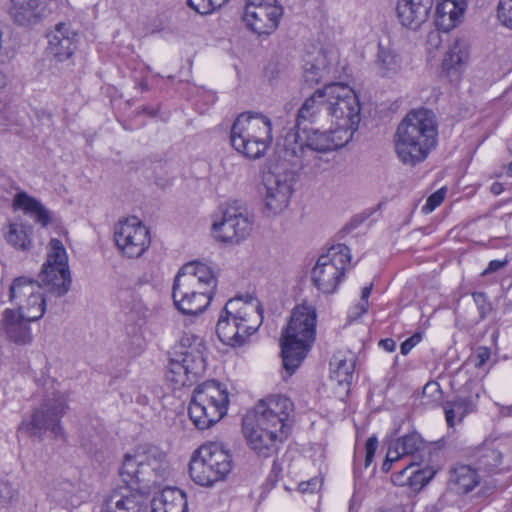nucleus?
<instances>
[{"mask_svg": "<svg viewBox=\"0 0 512 512\" xmlns=\"http://www.w3.org/2000/svg\"><path fill=\"white\" fill-rule=\"evenodd\" d=\"M119 474L126 483L107 493L99 512H147L148 494L170 475L166 453L155 445L126 454Z\"/></svg>", "mask_w": 512, "mask_h": 512, "instance_id": "obj_1", "label": "nucleus"}, {"mask_svg": "<svg viewBox=\"0 0 512 512\" xmlns=\"http://www.w3.org/2000/svg\"><path fill=\"white\" fill-rule=\"evenodd\" d=\"M39 279L40 283L27 277H18L10 285L9 300L17 305L16 312L28 321L39 320L45 312L46 298L42 290L51 296L62 297L70 289L68 256L60 240H50L47 260L42 266Z\"/></svg>", "mask_w": 512, "mask_h": 512, "instance_id": "obj_2", "label": "nucleus"}, {"mask_svg": "<svg viewBox=\"0 0 512 512\" xmlns=\"http://www.w3.org/2000/svg\"><path fill=\"white\" fill-rule=\"evenodd\" d=\"M293 403L282 395H272L261 400L253 415L243 420V432L250 447L263 457L270 456L277 449V443L283 442L288 435L286 423Z\"/></svg>", "mask_w": 512, "mask_h": 512, "instance_id": "obj_3", "label": "nucleus"}, {"mask_svg": "<svg viewBox=\"0 0 512 512\" xmlns=\"http://www.w3.org/2000/svg\"><path fill=\"white\" fill-rule=\"evenodd\" d=\"M435 114L427 109L410 111L397 127L394 145L399 160L407 166L423 162L437 145Z\"/></svg>", "mask_w": 512, "mask_h": 512, "instance_id": "obj_4", "label": "nucleus"}, {"mask_svg": "<svg viewBox=\"0 0 512 512\" xmlns=\"http://www.w3.org/2000/svg\"><path fill=\"white\" fill-rule=\"evenodd\" d=\"M262 321L263 309L257 298L235 297L221 311L216 333L223 344L240 346L259 329Z\"/></svg>", "mask_w": 512, "mask_h": 512, "instance_id": "obj_5", "label": "nucleus"}, {"mask_svg": "<svg viewBox=\"0 0 512 512\" xmlns=\"http://www.w3.org/2000/svg\"><path fill=\"white\" fill-rule=\"evenodd\" d=\"M316 310L308 303L297 305L280 338L283 367L292 375L305 359L315 339Z\"/></svg>", "mask_w": 512, "mask_h": 512, "instance_id": "obj_6", "label": "nucleus"}, {"mask_svg": "<svg viewBox=\"0 0 512 512\" xmlns=\"http://www.w3.org/2000/svg\"><path fill=\"white\" fill-rule=\"evenodd\" d=\"M232 147L250 160L265 156L272 141L271 120L257 112H245L234 121L230 131Z\"/></svg>", "mask_w": 512, "mask_h": 512, "instance_id": "obj_7", "label": "nucleus"}, {"mask_svg": "<svg viewBox=\"0 0 512 512\" xmlns=\"http://www.w3.org/2000/svg\"><path fill=\"white\" fill-rule=\"evenodd\" d=\"M206 346L201 337L184 334L175 357L171 358L166 370V379L174 388L190 384L192 378L201 376L206 369Z\"/></svg>", "mask_w": 512, "mask_h": 512, "instance_id": "obj_8", "label": "nucleus"}, {"mask_svg": "<svg viewBox=\"0 0 512 512\" xmlns=\"http://www.w3.org/2000/svg\"><path fill=\"white\" fill-rule=\"evenodd\" d=\"M228 403L226 387L215 380L206 381L194 389L188 414L198 429L205 430L226 415Z\"/></svg>", "mask_w": 512, "mask_h": 512, "instance_id": "obj_9", "label": "nucleus"}, {"mask_svg": "<svg viewBox=\"0 0 512 512\" xmlns=\"http://www.w3.org/2000/svg\"><path fill=\"white\" fill-rule=\"evenodd\" d=\"M232 470V456L222 443L209 442L201 445L189 464L191 479L198 485L212 487L224 481Z\"/></svg>", "mask_w": 512, "mask_h": 512, "instance_id": "obj_10", "label": "nucleus"}, {"mask_svg": "<svg viewBox=\"0 0 512 512\" xmlns=\"http://www.w3.org/2000/svg\"><path fill=\"white\" fill-rule=\"evenodd\" d=\"M322 93L331 123L351 131L353 135L360 122V104L354 90L347 84L332 82L324 86Z\"/></svg>", "mask_w": 512, "mask_h": 512, "instance_id": "obj_11", "label": "nucleus"}, {"mask_svg": "<svg viewBox=\"0 0 512 512\" xmlns=\"http://www.w3.org/2000/svg\"><path fill=\"white\" fill-rule=\"evenodd\" d=\"M294 181V172L284 164L270 167L264 176V212L267 216L279 215L288 207Z\"/></svg>", "mask_w": 512, "mask_h": 512, "instance_id": "obj_12", "label": "nucleus"}, {"mask_svg": "<svg viewBox=\"0 0 512 512\" xmlns=\"http://www.w3.org/2000/svg\"><path fill=\"white\" fill-rule=\"evenodd\" d=\"M67 409L68 395L65 392L53 391L47 394L40 407L34 410L26 427L34 436H41L42 433L50 431L54 437H61V418Z\"/></svg>", "mask_w": 512, "mask_h": 512, "instance_id": "obj_13", "label": "nucleus"}, {"mask_svg": "<svg viewBox=\"0 0 512 512\" xmlns=\"http://www.w3.org/2000/svg\"><path fill=\"white\" fill-rule=\"evenodd\" d=\"M350 259V249L345 244L332 246L326 255L318 258L312 270L315 286L323 293L335 292Z\"/></svg>", "mask_w": 512, "mask_h": 512, "instance_id": "obj_14", "label": "nucleus"}, {"mask_svg": "<svg viewBox=\"0 0 512 512\" xmlns=\"http://www.w3.org/2000/svg\"><path fill=\"white\" fill-rule=\"evenodd\" d=\"M283 16V7L276 0H247L242 20L246 28L258 37L273 34Z\"/></svg>", "mask_w": 512, "mask_h": 512, "instance_id": "obj_15", "label": "nucleus"}, {"mask_svg": "<svg viewBox=\"0 0 512 512\" xmlns=\"http://www.w3.org/2000/svg\"><path fill=\"white\" fill-rule=\"evenodd\" d=\"M253 225V216L248 209L235 202L224 210L220 222L213 223V231L221 242L240 244L249 237Z\"/></svg>", "mask_w": 512, "mask_h": 512, "instance_id": "obj_16", "label": "nucleus"}, {"mask_svg": "<svg viewBox=\"0 0 512 512\" xmlns=\"http://www.w3.org/2000/svg\"><path fill=\"white\" fill-rule=\"evenodd\" d=\"M118 250L127 258H138L149 248L151 239L148 228L136 218L120 221L114 228Z\"/></svg>", "mask_w": 512, "mask_h": 512, "instance_id": "obj_17", "label": "nucleus"}, {"mask_svg": "<svg viewBox=\"0 0 512 512\" xmlns=\"http://www.w3.org/2000/svg\"><path fill=\"white\" fill-rule=\"evenodd\" d=\"M217 284V275L211 266L200 261H191L179 269L173 287L206 292V296L213 298Z\"/></svg>", "mask_w": 512, "mask_h": 512, "instance_id": "obj_18", "label": "nucleus"}, {"mask_svg": "<svg viewBox=\"0 0 512 512\" xmlns=\"http://www.w3.org/2000/svg\"><path fill=\"white\" fill-rule=\"evenodd\" d=\"M306 134V145L310 150L311 160L315 153H325L345 146L353 137L352 132L340 127L330 128L328 131L319 129H303Z\"/></svg>", "mask_w": 512, "mask_h": 512, "instance_id": "obj_19", "label": "nucleus"}, {"mask_svg": "<svg viewBox=\"0 0 512 512\" xmlns=\"http://www.w3.org/2000/svg\"><path fill=\"white\" fill-rule=\"evenodd\" d=\"M77 33L70 24L60 22L54 29L47 33V53L57 62L68 60L77 47Z\"/></svg>", "mask_w": 512, "mask_h": 512, "instance_id": "obj_20", "label": "nucleus"}, {"mask_svg": "<svg viewBox=\"0 0 512 512\" xmlns=\"http://www.w3.org/2000/svg\"><path fill=\"white\" fill-rule=\"evenodd\" d=\"M46 10L44 0H10L8 14L17 26L29 27L40 23Z\"/></svg>", "mask_w": 512, "mask_h": 512, "instance_id": "obj_21", "label": "nucleus"}, {"mask_svg": "<svg viewBox=\"0 0 512 512\" xmlns=\"http://www.w3.org/2000/svg\"><path fill=\"white\" fill-rule=\"evenodd\" d=\"M433 3V0H398V21L403 27L417 30L428 20Z\"/></svg>", "mask_w": 512, "mask_h": 512, "instance_id": "obj_22", "label": "nucleus"}, {"mask_svg": "<svg viewBox=\"0 0 512 512\" xmlns=\"http://www.w3.org/2000/svg\"><path fill=\"white\" fill-rule=\"evenodd\" d=\"M29 322L15 310L5 309L2 314L0 329L10 341L18 345H26L32 341Z\"/></svg>", "mask_w": 512, "mask_h": 512, "instance_id": "obj_23", "label": "nucleus"}, {"mask_svg": "<svg viewBox=\"0 0 512 512\" xmlns=\"http://www.w3.org/2000/svg\"><path fill=\"white\" fill-rule=\"evenodd\" d=\"M299 130H290L287 132L283 139V157L284 162L281 164H284L286 166L285 162H289L294 166H309L312 163L311 156H310V150L308 146L306 145V138L303 139L301 135L299 134Z\"/></svg>", "mask_w": 512, "mask_h": 512, "instance_id": "obj_24", "label": "nucleus"}, {"mask_svg": "<svg viewBox=\"0 0 512 512\" xmlns=\"http://www.w3.org/2000/svg\"><path fill=\"white\" fill-rule=\"evenodd\" d=\"M174 305L178 311L185 315H199L210 305L212 298L206 296V292L182 290L176 287L172 289Z\"/></svg>", "mask_w": 512, "mask_h": 512, "instance_id": "obj_25", "label": "nucleus"}, {"mask_svg": "<svg viewBox=\"0 0 512 512\" xmlns=\"http://www.w3.org/2000/svg\"><path fill=\"white\" fill-rule=\"evenodd\" d=\"M467 0H441L436 6L435 25L438 30L448 32L462 20Z\"/></svg>", "mask_w": 512, "mask_h": 512, "instance_id": "obj_26", "label": "nucleus"}, {"mask_svg": "<svg viewBox=\"0 0 512 512\" xmlns=\"http://www.w3.org/2000/svg\"><path fill=\"white\" fill-rule=\"evenodd\" d=\"M78 486L69 480H55L49 487L47 497L57 505L65 509L79 506L82 497L79 495Z\"/></svg>", "mask_w": 512, "mask_h": 512, "instance_id": "obj_27", "label": "nucleus"}, {"mask_svg": "<svg viewBox=\"0 0 512 512\" xmlns=\"http://www.w3.org/2000/svg\"><path fill=\"white\" fill-rule=\"evenodd\" d=\"M185 493L175 487L163 489L151 501L152 512H187Z\"/></svg>", "mask_w": 512, "mask_h": 512, "instance_id": "obj_28", "label": "nucleus"}, {"mask_svg": "<svg viewBox=\"0 0 512 512\" xmlns=\"http://www.w3.org/2000/svg\"><path fill=\"white\" fill-rule=\"evenodd\" d=\"M418 464V462L414 461L408 463L398 473L392 475V482L398 486L407 485L413 491L421 490L434 477L436 471L432 468L426 467L423 469L413 470L407 475L409 469Z\"/></svg>", "mask_w": 512, "mask_h": 512, "instance_id": "obj_29", "label": "nucleus"}, {"mask_svg": "<svg viewBox=\"0 0 512 512\" xmlns=\"http://www.w3.org/2000/svg\"><path fill=\"white\" fill-rule=\"evenodd\" d=\"M374 66L380 77L393 78L402 71L403 61L395 49L379 44Z\"/></svg>", "mask_w": 512, "mask_h": 512, "instance_id": "obj_30", "label": "nucleus"}, {"mask_svg": "<svg viewBox=\"0 0 512 512\" xmlns=\"http://www.w3.org/2000/svg\"><path fill=\"white\" fill-rule=\"evenodd\" d=\"M356 355L351 351L336 352L330 362L331 378L339 385L349 386L355 370Z\"/></svg>", "mask_w": 512, "mask_h": 512, "instance_id": "obj_31", "label": "nucleus"}, {"mask_svg": "<svg viewBox=\"0 0 512 512\" xmlns=\"http://www.w3.org/2000/svg\"><path fill=\"white\" fill-rule=\"evenodd\" d=\"M479 482L477 470L469 465H456L449 472L448 485L458 494L472 491Z\"/></svg>", "mask_w": 512, "mask_h": 512, "instance_id": "obj_32", "label": "nucleus"}, {"mask_svg": "<svg viewBox=\"0 0 512 512\" xmlns=\"http://www.w3.org/2000/svg\"><path fill=\"white\" fill-rule=\"evenodd\" d=\"M323 116L328 117L325 111V98L322 89H317L299 108L296 127L300 129L305 122L315 123Z\"/></svg>", "mask_w": 512, "mask_h": 512, "instance_id": "obj_33", "label": "nucleus"}, {"mask_svg": "<svg viewBox=\"0 0 512 512\" xmlns=\"http://www.w3.org/2000/svg\"><path fill=\"white\" fill-rule=\"evenodd\" d=\"M390 448L400 454V459L411 456L414 462L421 459L427 450L422 437L416 432L398 438Z\"/></svg>", "mask_w": 512, "mask_h": 512, "instance_id": "obj_34", "label": "nucleus"}, {"mask_svg": "<svg viewBox=\"0 0 512 512\" xmlns=\"http://www.w3.org/2000/svg\"><path fill=\"white\" fill-rule=\"evenodd\" d=\"M33 228L22 222H12L4 232L8 244L20 251H29L33 246Z\"/></svg>", "mask_w": 512, "mask_h": 512, "instance_id": "obj_35", "label": "nucleus"}, {"mask_svg": "<svg viewBox=\"0 0 512 512\" xmlns=\"http://www.w3.org/2000/svg\"><path fill=\"white\" fill-rule=\"evenodd\" d=\"M14 204L23 209L26 214H29L34 220L42 226H47L51 220L49 211L33 197H30L25 192H20L15 196Z\"/></svg>", "mask_w": 512, "mask_h": 512, "instance_id": "obj_36", "label": "nucleus"}, {"mask_svg": "<svg viewBox=\"0 0 512 512\" xmlns=\"http://www.w3.org/2000/svg\"><path fill=\"white\" fill-rule=\"evenodd\" d=\"M468 60V46L464 40H455L443 58V69L448 73L459 72Z\"/></svg>", "mask_w": 512, "mask_h": 512, "instance_id": "obj_37", "label": "nucleus"}, {"mask_svg": "<svg viewBox=\"0 0 512 512\" xmlns=\"http://www.w3.org/2000/svg\"><path fill=\"white\" fill-rule=\"evenodd\" d=\"M472 410L473 405L469 398L459 397L454 401L447 402L444 406V413L448 426L453 427L456 418L461 421Z\"/></svg>", "mask_w": 512, "mask_h": 512, "instance_id": "obj_38", "label": "nucleus"}, {"mask_svg": "<svg viewBox=\"0 0 512 512\" xmlns=\"http://www.w3.org/2000/svg\"><path fill=\"white\" fill-rule=\"evenodd\" d=\"M18 46L13 28L0 22V61L10 60L14 57Z\"/></svg>", "mask_w": 512, "mask_h": 512, "instance_id": "obj_39", "label": "nucleus"}, {"mask_svg": "<svg viewBox=\"0 0 512 512\" xmlns=\"http://www.w3.org/2000/svg\"><path fill=\"white\" fill-rule=\"evenodd\" d=\"M325 64V53H317L315 56H309L303 66V78L305 83L309 86L319 83L320 74L319 67L317 65Z\"/></svg>", "mask_w": 512, "mask_h": 512, "instance_id": "obj_40", "label": "nucleus"}, {"mask_svg": "<svg viewBox=\"0 0 512 512\" xmlns=\"http://www.w3.org/2000/svg\"><path fill=\"white\" fill-rule=\"evenodd\" d=\"M318 53H325V64L317 65L321 71L318 72L320 74V80L326 81L336 78L340 74L337 52L333 50H321Z\"/></svg>", "mask_w": 512, "mask_h": 512, "instance_id": "obj_41", "label": "nucleus"}, {"mask_svg": "<svg viewBox=\"0 0 512 512\" xmlns=\"http://www.w3.org/2000/svg\"><path fill=\"white\" fill-rule=\"evenodd\" d=\"M123 309L130 315L132 321L145 319L148 314V308L143 300L133 294L129 295L125 300Z\"/></svg>", "mask_w": 512, "mask_h": 512, "instance_id": "obj_42", "label": "nucleus"}, {"mask_svg": "<svg viewBox=\"0 0 512 512\" xmlns=\"http://www.w3.org/2000/svg\"><path fill=\"white\" fill-rule=\"evenodd\" d=\"M502 461V453L494 448H485L479 456V465L486 470L497 468Z\"/></svg>", "mask_w": 512, "mask_h": 512, "instance_id": "obj_43", "label": "nucleus"}, {"mask_svg": "<svg viewBox=\"0 0 512 512\" xmlns=\"http://www.w3.org/2000/svg\"><path fill=\"white\" fill-rule=\"evenodd\" d=\"M228 0H187L188 5L201 15H207L227 3Z\"/></svg>", "mask_w": 512, "mask_h": 512, "instance_id": "obj_44", "label": "nucleus"}, {"mask_svg": "<svg viewBox=\"0 0 512 512\" xmlns=\"http://www.w3.org/2000/svg\"><path fill=\"white\" fill-rule=\"evenodd\" d=\"M497 14L502 25L512 29V0H499Z\"/></svg>", "mask_w": 512, "mask_h": 512, "instance_id": "obj_45", "label": "nucleus"}, {"mask_svg": "<svg viewBox=\"0 0 512 512\" xmlns=\"http://www.w3.org/2000/svg\"><path fill=\"white\" fill-rule=\"evenodd\" d=\"M491 358V351L488 347L480 346L476 349L475 353L470 357V361L474 367L479 370H485Z\"/></svg>", "mask_w": 512, "mask_h": 512, "instance_id": "obj_46", "label": "nucleus"}, {"mask_svg": "<svg viewBox=\"0 0 512 512\" xmlns=\"http://www.w3.org/2000/svg\"><path fill=\"white\" fill-rule=\"evenodd\" d=\"M472 297L479 312V319H485L492 310L491 303L487 296L482 292H475L472 294Z\"/></svg>", "mask_w": 512, "mask_h": 512, "instance_id": "obj_47", "label": "nucleus"}, {"mask_svg": "<svg viewBox=\"0 0 512 512\" xmlns=\"http://www.w3.org/2000/svg\"><path fill=\"white\" fill-rule=\"evenodd\" d=\"M445 195V188H440L439 190L431 194L426 200V203L423 205L422 211L425 214L431 213L436 207H438L444 201Z\"/></svg>", "mask_w": 512, "mask_h": 512, "instance_id": "obj_48", "label": "nucleus"}, {"mask_svg": "<svg viewBox=\"0 0 512 512\" xmlns=\"http://www.w3.org/2000/svg\"><path fill=\"white\" fill-rule=\"evenodd\" d=\"M323 484L322 478L313 477L308 481H303L298 485L301 493H315L320 490Z\"/></svg>", "mask_w": 512, "mask_h": 512, "instance_id": "obj_49", "label": "nucleus"}, {"mask_svg": "<svg viewBox=\"0 0 512 512\" xmlns=\"http://www.w3.org/2000/svg\"><path fill=\"white\" fill-rule=\"evenodd\" d=\"M377 446L378 440L375 436H371L367 439L365 444V467H368L372 463Z\"/></svg>", "mask_w": 512, "mask_h": 512, "instance_id": "obj_50", "label": "nucleus"}, {"mask_svg": "<svg viewBox=\"0 0 512 512\" xmlns=\"http://www.w3.org/2000/svg\"><path fill=\"white\" fill-rule=\"evenodd\" d=\"M420 341L421 335L417 333L406 339L400 346L401 354L407 355Z\"/></svg>", "mask_w": 512, "mask_h": 512, "instance_id": "obj_51", "label": "nucleus"}, {"mask_svg": "<svg viewBox=\"0 0 512 512\" xmlns=\"http://www.w3.org/2000/svg\"><path fill=\"white\" fill-rule=\"evenodd\" d=\"M371 290H372V284H370L368 286H365L362 289L361 302L358 305V308L360 310V312L358 313L359 315L366 313L367 310H368V306H369L368 305V298L370 296Z\"/></svg>", "mask_w": 512, "mask_h": 512, "instance_id": "obj_52", "label": "nucleus"}, {"mask_svg": "<svg viewBox=\"0 0 512 512\" xmlns=\"http://www.w3.org/2000/svg\"><path fill=\"white\" fill-rule=\"evenodd\" d=\"M507 264H508V260L507 259L492 260V261L489 262L487 268L482 272V275L485 276V275L497 272L498 270H500L503 267H505Z\"/></svg>", "mask_w": 512, "mask_h": 512, "instance_id": "obj_53", "label": "nucleus"}, {"mask_svg": "<svg viewBox=\"0 0 512 512\" xmlns=\"http://www.w3.org/2000/svg\"><path fill=\"white\" fill-rule=\"evenodd\" d=\"M399 460H401L400 459V454L395 453L392 450V448L389 447L388 452H387V456H386V460L384 461V463L382 465V470L384 472H389L391 467H392V463H394L396 461H399Z\"/></svg>", "mask_w": 512, "mask_h": 512, "instance_id": "obj_54", "label": "nucleus"}, {"mask_svg": "<svg viewBox=\"0 0 512 512\" xmlns=\"http://www.w3.org/2000/svg\"><path fill=\"white\" fill-rule=\"evenodd\" d=\"M423 395H429V396H436L437 398H440L441 396V389L440 385L437 382H428L424 388H423Z\"/></svg>", "mask_w": 512, "mask_h": 512, "instance_id": "obj_55", "label": "nucleus"}, {"mask_svg": "<svg viewBox=\"0 0 512 512\" xmlns=\"http://www.w3.org/2000/svg\"><path fill=\"white\" fill-rule=\"evenodd\" d=\"M379 345L388 352H393L396 348V343L393 339L387 338L379 342Z\"/></svg>", "mask_w": 512, "mask_h": 512, "instance_id": "obj_56", "label": "nucleus"}, {"mask_svg": "<svg viewBox=\"0 0 512 512\" xmlns=\"http://www.w3.org/2000/svg\"><path fill=\"white\" fill-rule=\"evenodd\" d=\"M504 190V186L502 183L500 182H494L491 187H490V191L494 194V195H499L503 192Z\"/></svg>", "mask_w": 512, "mask_h": 512, "instance_id": "obj_57", "label": "nucleus"}, {"mask_svg": "<svg viewBox=\"0 0 512 512\" xmlns=\"http://www.w3.org/2000/svg\"><path fill=\"white\" fill-rule=\"evenodd\" d=\"M6 85V77L4 73L0 70V88H3Z\"/></svg>", "mask_w": 512, "mask_h": 512, "instance_id": "obj_58", "label": "nucleus"}, {"mask_svg": "<svg viewBox=\"0 0 512 512\" xmlns=\"http://www.w3.org/2000/svg\"><path fill=\"white\" fill-rule=\"evenodd\" d=\"M503 413L505 415L511 416L512 415V405L503 408Z\"/></svg>", "mask_w": 512, "mask_h": 512, "instance_id": "obj_59", "label": "nucleus"}, {"mask_svg": "<svg viewBox=\"0 0 512 512\" xmlns=\"http://www.w3.org/2000/svg\"><path fill=\"white\" fill-rule=\"evenodd\" d=\"M12 497H13V495H12L11 493H9V492H8V493H7V496H6V498H9V499H11Z\"/></svg>", "mask_w": 512, "mask_h": 512, "instance_id": "obj_60", "label": "nucleus"}, {"mask_svg": "<svg viewBox=\"0 0 512 512\" xmlns=\"http://www.w3.org/2000/svg\"><path fill=\"white\" fill-rule=\"evenodd\" d=\"M510 171L512 172V164L510 165Z\"/></svg>", "mask_w": 512, "mask_h": 512, "instance_id": "obj_61", "label": "nucleus"}]
</instances>
